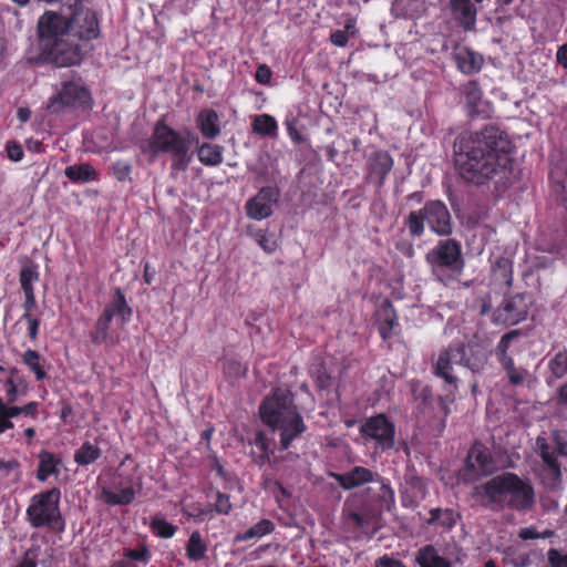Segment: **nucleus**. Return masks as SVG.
I'll return each mask as SVG.
<instances>
[{"instance_id":"obj_48","label":"nucleus","mask_w":567,"mask_h":567,"mask_svg":"<svg viewBox=\"0 0 567 567\" xmlns=\"http://www.w3.org/2000/svg\"><path fill=\"white\" fill-rule=\"evenodd\" d=\"M547 558L550 567H567V553L558 549H549Z\"/></svg>"},{"instance_id":"obj_31","label":"nucleus","mask_w":567,"mask_h":567,"mask_svg":"<svg viewBox=\"0 0 567 567\" xmlns=\"http://www.w3.org/2000/svg\"><path fill=\"white\" fill-rule=\"evenodd\" d=\"M101 456L100 449L90 443L85 442L74 454V461L79 465L85 466L94 463Z\"/></svg>"},{"instance_id":"obj_43","label":"nucleus","mask_w":567,"mask_h":567,"mask_svg":"<svg viewBox=\"0 0 567 567\" xmlns=\"http://www.w3.org/2000/svg\"><path fill=\"white\" fill-rule=\"evenodd\" d=\"M550 369L557 378L567 373V352H559L550 361Z\"/></svg>"},{"instance_id":"obj_58","label":"nucleus","mask_w":567,"mask_h":567,"mask_svg":"<svg viewBox=\"0 0 567 567\" xmlns=\"http://www.w3.org/2000/svg\"><path fill=\"white\" fill-rule=\"evenodd\" d=\"M557 62L565 69H567V43L561 45L556 53Z\"/></svg>"},{"instance_id":"obj_39","label":"nucleus","mask_w":567,"mask_h":567,"mask_svg":"<svg viewBox=\"0 0 567 567\" xmlns=\"http://www.w3.org/2000/svg\"><path fill=\"white\" fill-rule=\"evenodd\" d=\"M0 475L4 477L13 476L14 480L20 477V463L14 458H0Z\"/></svg>"},{"instance_id":"obj_35","label":"nucleus","mask_w":567,"mask_h":567,"mask_svg":"<svg viewBox=\"0 0 567 567\" xmlns=\"http://www.w3.org/2000/svg\"><path fill=\"white\" fill-rule=\"evenodd\" d=\"M151 529L161 538H172L175 535L177 527L164 518H154L151 522Z\"/></svg>"},{"instance_id":"obj_10","label":"nucleus","mask_w":567,"mask_h":567,"mask_svg":"<svg viewBox=\"0 0 567 567\" xmlns=\"http://www.w3.org/2000/svg\"><path fill=\"white\" fill-rule=\"evenodd\" d=\"M90 93L78 81L63 82L56 93L50 99L48 110L52 113L61 112L64 107L84 106L90 103Z\"/></svg>"},{"instance_id":"obj_16","label":"nucleus","mask_w":567,"mask_h":567,"mask_svg":"<svg viewBox=\"0 0 567 567\" xmlns=\"http://www.w3.org/2000/svg\"><path fill=\"white\" fill-rule=\"evenodd\" d=\"M333 477L341 487L351 489L369 482H375L378 475L367 467L355 466L347 473L334 474Z\"/></svg>"},{"instance_id":"obj_15","label":"nucleus","mask_w":567,"mask_h":567,"mask_svg":"<svg viewBox=\"0 0 567 567\" xmlns=\"http://www.w3.org/2000/svg\"><path fill=\"white\" fill-rule=\"evenodd\" d=\"M277 202V194L270 187L262 188L246 204L247 216L255 220H262L272 214V205Z\"/></svg>"},{"instance_id":"obj_19","label":"nucleus","mask_w":567,"mask_h":567,"mask_svg":"<svg viewBox=\"0 0 567 567\" xmlns=\"http://www.w3.org/2000/svg\"><path fill=\"white\" fill-rule=\"evenodd\" d=\"M151 557V550L146 545H141L138 548H126L122 558L112 567H140V564L146 566Z\"/></svg>"},{"instance_id":"obj_4","label":"nucleus","mask_w":567,"mask_h":567,"mask_svg":"<svg viewBox=\"0 0 567 567\" xmlns=\"http://www.w3.org/2000/svg\"><path fill=\"white\" fill-rule=\"evenodd\" d=\"M132 309L126 302L123 292L117 289L112 300L105 306L91 332V340L95 344L113 348L123 339L125 326L130 321Z\"/></svg>"},{"instance_id":"obj_45","label":"nucleus","mask_w":567,"mask_h":567,"mask_svg":"<svg viewBox=\"0 0 567 567\" xmlns=\"http://www.w3.org/2000/svg\"><path fill=\"white\" fill-rule=\"evenodd\" d=\"M517 331H511L502 337L501 341L497 346V355L502 364H504V359H512L507 355V350L509 347V342L517 337Z\"/></svg>"},{"instance_id":"obj_60","label":"nucleus","mask_w":567,"mask_h":567,"mask_svg":"<svg viewBox=\"0 0 567 567\" xmlns=\"http://www.w3.org/2000/svg\"><path fill=\"white\" fill-rule=\"evenodd\" d=\"M23 292L25 296L24 309H25V312L30 313L29 311L35 305L34 291H23Z\"/></svg>"},{"instance_id":"obj_9","label":"nucleus","mask_w":567,"mask_h":567,"mask_svg":"<svg viewBox=\"0 0 567 567\" xmlns=\"http://www.w3.org/2000/svg\"><path fill=\"white\" fill-rule=\"evenodd\" d=\"M453 364H462L473 372H478L483 365V359L470 360L465 358V349L463 347H450L442 350L434 362V374L442 378L447 385L456 389V378L453 375Z\"/></svg>"},{"instance_id":"obj_3","label":"nucleus","mask_w":567,"mask_h":567,"mask_svg":"<svg viewBox=\"0 0 567 567\" xmlns=\"http://www.w3.org/2000/svg\"><path fill=\"white\" fill-rule=\"evenodd\" d=\"M473 495L489 504L516 509H527L535 501L532 485L513 473H503L476 486Z\"/></svg>"},{"instance_id":"obj_33","label":"nucleus","mask_w":567,"mask_h":567,"mask_svg":"<svg viewBox=\"0 0 567 567\" xmlns=\"http://www.w3.org/2000/svg\"><path fill=\"white\" fill-rule=\"evenodd\" d=\"M544 465L545 467L540 474L543 483L548 488H557L561 480L560 466L557 463V460L549 463H545Z\"/></svg>"},{"instance_id":"obj_61","label":"nucleus","mask_w":567,"mask_h":567,"mask_svg":"<svg viewBox=\"0 0 567 567\" xmlns=\"http://www.w3.org/2000/svg\"><path fill=\"white\" fill-rule=\"evenodd\" d=\"M519 537L522 539H535L538 537V534L536 533V530L534 528L525 527V528L520 529Z\"/></svg>"},{"instance_id":"obj_29","label":"nucleus","mask_w":567,"mask_h":567,"mask_svg":"<svg viewBox=\"0 0 567 567\" xmlns=\"http://www.w3.org/2000/svg\"><path fill=\"white\" fill-rule=\"evenodd\" d=\"M458 515L450 508H433L430 511L429 524H435L444 528H451L456 524Z\"/></svg>"},{"instance_id":"obj_8","label":"nucleus","mask_w":567,"mask_h":567,"mask_svg":"<svg viewBox=\"0 0 567 567\" xmlns=\"http://www.w3.org/2000/svg\"><path fill=\"white\" fill-rule=\"evenodd\" d=\"M61 492L58 488L35 494L31 497L27 508V517L34 528H54L61 520L60 503Z\"/></svg>"},{"instance_id":"obj_38","label":"nucleus","mask_w":567,"mask_h":567,"mask_svg":"<svg viewBox=\"0 0 567 567\" xmlns=\"http://www.w3.org/2000/svg\"><path fill=\"white\" fill-rule=\"evenodd\" d=\"M39 280V272L35 266H27L21 269L20 284L23 291H34L33 284Z\"/></svg>"},{"instance_id":"obj_27","label":"nucleus","mask_w":567,"mask_h":567,"mask_svg":"<svg viewBox=\"0 0 567 567\" xmlns=\"http://www.w3.org/2000/svg\"><path fill=\"white\" fill-rule=\"evenodd\" d=\"M198 159L207 166H216L223 162V147L205 143L198 150Z\"/></svg>"},{"instance_id":"obj_40","label":"nucleus","mask_w":567,"mask_h":567,"mask_svg":"<svg viewBox=\"0 0 567 567\" xmlns=\"http://www.w3.org/2000/svg\"><path fill=\"white\" fill-rule=\"evenodd\" d=\"M535 452L540 455L544 464L556 461L555 453L545 437L538 436L536 439Z\"/></svg>"},{"instance_id":"obj_51","label":"nucleus","mask_w":567,"mask_h":567,"mask_svg":"<svg viewBox=\"0 0 567 567\" xmlns=\"http://www.w3.org/2000/svg\"><path fill=\"white\" fill-rule=\"evenodd\" d=\"M38 402H29L28 404L23 406L13 405V412L16 417L20 414L30 415L31 417H35L38 415Z\"/></svg>"},{"instance_id":"obj_63","label":"nucleus","mask_w":567,"mask_h":567,"mask_svg":"<svg viewBox=\"0 0 567 567\" xmlns=\"http://www.w3.org/2000/svg\"><path fill=\"white\" fill-rule=\"evenodd\" d=\"M317 382H318L319 388L326 389L330 385V378L326 374H320L317 378Z\"/></svg>"},{"instance_id":"obj_41","label":"nucleus","mask_w":567,"mask_h":567,"mask_svg":"<svg viewBox=\"0 0 567 567\" xmlns=\"http://www.w3.org/2000/svg\"><path fill=\"white\" fill-rule=\"evenodd\" d=\"M254 446L260 452L259 463L264 464L269 458L270 447L266 435L262 432H258L252 442Z\"/></svg>"},{"instance_id":"obj_55","label":"nucleus","mask_w":567,"mask_h":567,"mask_svg":"<svg viewBox=\"0 0 567 567\" xmlns=\"http://www.w3.org/2000/svg\"><path fill=\"white\" fill-rule=\"evenodd\" d=\"M256 81L260 84H268L271 79V71L266 64H261L256 71Z\"/></svg>"},{"instance_id":"obj_5","label":"nucleus","mask_w":567,"mask_h":567,"mask_svg":"<svg viewBox=\"0 0 567 567\" xmlns=\"http://www.w3.org/2000/svg\"><path fill=\"white\" fill-rule=\"evenodd\" d=\"M192 138L188 134L184 136L158 121L154 132L147 143L143 146V152L154 159L158 154L167 153L173 157L174 166L185 169L190 161L189 150Z\"/></svg>"},{"instance_id":"obj_52","label":"nucleus","mask_w":567,"mask_h":567,"mask_svg":"<svg viewBox=\"0 0 567 567\" xmlns=\"http://www.w3.org/2000/svg\"><path fill=\"white\" fill-rule=\"evenodd\" d=\"M8 157L13 162H19L23 157V150L17 142H8L6 146Z\"/></svg>"},{"instance_id":"obj_21","label":"nucleus","mask_w":567,"mask_h":567,"mask_svg":"<svg viewBox=\"0 0 567 567\" xmlns=\"http://www.w3.org/2000/svg\"><path fill=\"white\" fill-rule=\"evenodd\" d=\"M247 234L251 237L256 244L266 252L274 254L278 248V239L274 233L268 229L255 228L252 226L247 227Z\"/></svg>"},{"instance_id":"obj_34","label":"nucleus","mask_w":567,"mask_h":567,"mask_svg":"<svg viewBox=\"0 0 567 567\" xmlns=\"http://www.w3.org/2000/svg\"><path fill=\"white\" fill-rule=\"evenodd\" d=\"M22 362L35 374L37 380L47 378V372L41 364V357L34 350H27L22 355Z\"/></svg>"},{"instance_id":"obj_53","label":"nucleus","mask_w":567,"mask_h":567,"mask_svg":"<svg viewBox=\"0 0 567 567\" xmlns=\"http://www.w3.org/2000/svg\"><path fill=\"white\" fill-rule=\"evenodd\" d=\"M23 319L27 321V329L29 337L33 340L38 336L39 320L33 318L30 313L25 312Z\"/></svg>"},{"instance_id":"obj_7","label":"nucleus","mask_w":567,"mask_h":567,"mask_svg":"<svg viewBox=\"0 0 567 567\" xmlns=\"http://www.w3.org/2000/svg\"><path fill=\"white\" fill-rule=\"evenodd\" d=\"M426 260L431 265L434 275L444 284H447L449 279L461 275L464 266L461 246L453 239L440 241L427 252Z\"/></svg>"},{"instance_id":"obj_30","label":"nucleus","mask_w":567,"mask_h":567,"mask_svg":"<svg viewBox=\"0 0 567 567\" xmlns=\"http://www.w3.org/2000/svg\"><path fill=\"white\" fill-rule=\"evenodd\" d=\"M417 561L420 567H450V564L432 546H426L419 551Z\"/></svg>"},{"instance_id":"obj_13","label":"nucleus","mask_w":567,"mask_h":567,"mask_svg":"<svg viewBox=\"0 0 567 567\" xmlns=\"http://www.w3.org/2000/svg\"><path fill=\"white\" fill-rule=\"evenodd\" d=\"M361 432L375 441L378 447L389 450L394 445V425L383 414L368 419Z\"/></svg>"},{"instance_id":"obj_22","label":"nucleus","mask_w":567,"mask_h":567,"mask_svg":"<svg viewBox=\"0 0 567 567\" xmlns=\"http://www.w3.org/2000/svg\"><path fill=\"white\" fill-rule=\"evenodd\" d=\"M197 126L207 138H214L220 133L218 115L212 110H204L199 113Z\"/></svg>"},{"instance_id":"obj_44","label":"nucleus","mask_w":567,"mask_h":567,"mask_svg":"<svg viewBox=\"0 0 567 567\" xmlns=\"http://www.w3.org/2000/svg\"><path fill=\"white\" fill-rule=\"evenodd\" d=\"M375 482L380 483V493H379L380 501L390 509V507L395 502L394 491L383 480H379V476L377 477Z\"/></svg>"},{"instance_id":"obj_17","label":"nucleus","mask_w":567,"mask_h":567,"mask_svg":"<svg viewBox=\"0 0 567 567\" xmlns=\"http://www.w3.org/2000/svg\"><path fill=\"white\" fill-rule=\"evenodd\" d=\"M467 466L480 474L493 471V460L489 450L481 443H475L468 451Z\"/></svg>"},{"instance_id":"obj_42","label":"nucleus","mask_w":567,"mask_h":567,"mask_svg":"<svg viewBox=\"0 0 567 567\" xmlns=\"http://www.w3.org/2000/svg\"><path fill=\"white\" fill-rule=\"evenodd\" d=\"M14 378H16V371H11L10 374L8 375V378L6 380V384H4V393H6V398H7L4 403H8L10 405H13V403L17 400L18 393H19V389H18V385L16 384Z\"/></svg>"},{"instance_id":"obj_59","label":"nucleus","mask_w":567,"mask_h":567,"mask_svg":"<svg viewBox=\"0 0 567 567\" xmlns=\"http://www.w3.org/2000/svg\"><path fill=\"white\" fill-rule=\"evenodd\" d=\"M14 567H37V561L28 551Z\"/></svg>"},{"instance_id":"obj_23","label":"nucleus","mask_w":567,"mask_h":567,"mask_svg":"<svg viewBox=\"0 0 567 567\" xmlns=\"http://www.w3.org/2000/svg\"><path fill=\"white\" fill-rule=\"evenodd\" d=\"M252 132L261 136H277L278 124L274 116L269 114H259L252 118Z\"/></svg>"},{"instance_id":"obj_12","label":"nucleus","mask_w":567,"mask_h":567,"mask_svg":"<svg viewBox=\"0 0 567 567\" xmlns=\"http://www.w3.org/2000/svg\"><path fill=\"white\" fill-rule=\"evenodd\" d=\"M38 28L42 48L71 33L70 21L51 11L45 12L39 19Z\"/></svg>"},{"instance_id":"obj_1","label":"nucleus","mask_w":567,"mask_h":567,"mask_svg":"<svg viewBox=\"0 0 567 567\" xmlns=\"http://www.w3.org/2000/svg\"><path fill=\"white\" fill-rule=\"evenodd\" d=\"M455 167L467 182L483 184L488 179L505 183L511 171L512 143L497 127L461 134L455 144Z\"/></svg>"},{"instance_id":"obj_32","label":"nucleus","mask_w":567,"mask_h":567,"mask_svg":"<svg viewBox=\"0 0 567 567\" xmlns=\"http://www.w3.org/2000/svg\"><path fill=\"white\" fill-rule=\"evenodd\" d=\"M392 167H393V159L385 152H378L371 158L372 173L378 175L380 181H382L385 177V175L392 169Z\"/></svg>"},{"instance_id":"obj_18","label":"nucleus","mask_w":567,"mask_h":567,"mask_svg":"<svg viewBox=\"0 0 567 567\" xmlns=\"http://www.w3.org/2000/svg\"><path fill=\"white\" fill-rule=\"evenodd\" d=\"M61 465L62 460L59 455L47 450H41L38 454L37 480L45 482L50 476L58 477L60 475Z\"/></svg>"},{"instance_id":"obj_50","label":"nucleus","mask_w":567,"mask_h":567,"mask_svg":"<svg viewBox=\"0 0 567 567\" xmlns=\"http://www.w3.org/2000/svg\"><path fill=\"white\" fill-rule=\"evenodd\" d=\"M113 173L118 181H125L131 174V165L125 161H117L113 164Z\"/></svg>"},{"instance_id":"obj_28","label":"nucleus","mask_w":567,"mask_h":567,"mask_svg":"<svg viewBox=\"0 0 567 567\" xmlns=\"http://www.w3.org/2000/svg\"><path fill=\"white\" fill-rule=\"evenodd\" d=\"M64 174L73 182H91L96 178V172L90 164L68 166Z\"/></svg>"},{"instance_id":"obj_49","label":"nucleus","mask_w":567,"mask_h":567,"mask_svg":"<svg viewBox=\"0 0 567 567\" xmlns=\"http://www.w3.org/2000/svg\"><path fill=\"white\" fill-rule=\"evenodd\" d=\"M231 503L226 494L218 493L215 502V511L218 514L227 515L231 511Z\"/></svg>"},{"instance_id":"obj_57","label":"nucleus","mask_w":567,"mask_h":567,"mask_svg":"<svg viewBox=\"0 0 567 567\" xmlns=\"http://www.w3.org/2000/svg\"><path fill=\"white\" fill-rule=\"evenodd\" d=\"M375 567H405L401 561L383 556L375 563Z\"/></svg>"},{"instance_id":"obj_64","label":"nucleus","mask_w":567,"mask_h":567,"mask_svg":"<svg viewBox=\"0 0 567 567\" xmlns=\"http://www.w3.org/2000/svg\"><path fill=\"white\" fill-rule=\"evenodd\" d=\"M342 31H347V35H354L357 33L355 22L349 20Z\"/></svg>"},{"instance_id":"obj_36","label":"nucleus","mask_w":567,"mask_h":567,"mask_svg":"<svg viewBox=\"0 0 567 567\" xmlns=\"http://www.w3.org/2000/svg\"><path fill=\"white\" fill-rule=\"evenodd\" d=\"M13 417H16L13 405L4 403V400L0 398V435L13 429L14 425L11 421Z\"/></svg>"},{"instance_id":"obj_6","label":"nucleus","mask_w":567,"mask_h":567,"mask_svg":"<svg viewBox=\"0 0 567 567\" xmlns=\"http://www.w3.org/2000/svg\"><path fill=\"white\" fill-rule=\"evenodd\" d=\"M424 221L436 235L451 234V215L447 207L440 200L430 202L422 209L409 214L406 226L410 234L415 237L421 236L424 233Z\"/></svg>"},{"instance_id":"obj_14","label":"nucleus","mask_w":567,"mask_h":567,"mask_svg":"<svg viewBox=\"0 0 567 567\" xmlns=\"http://www.w3.org/2000/svg\"><path fill=\"white\" fill-rule=\"evenodd\" d=\"M71 33L82 40H92L99 35L96 14L90 9H82L70 20Z\"/></svg>"},{"instance_id":"obj_46","label":"nucleus","mask_w":567,"mask_h":567,"mask_svg":"<svg viewBox=\"0 0 567 567\" xmlns=\"http://www.w3.org/2000/svg\"><path fill=\"white\" fill-rule=\"evenodd\" d=\"M221 368L229 378H237L246 372V368L235 360L225 359Z\"/></svg>"},{"instance_id":"obj_54","label":"nucleus","mask_w":567,"mask_h":567,"mask_svg":"<svg viewBox=\"0 0 567 567\" xmlns=\"http://www.w3.org/2000/svg\"><path fill=\"white\" fill-rule=\"evenodd\" d=\"M554 440L560 454L567 455V432L556 431L554 433Z\"/></svg>"},{"instance_id":"obj_11","label":"nucleus","mask_w":567,"mask_h":567,"mask_svg":"<svg viewBox=\"0 0 567 567\" xmlns=\"http://www.w3.org/2000/svg\"><path fill=\"white\" fill-rule=\"evenodd\" d=\"M72 33L43 48L48 59L58 66H71L82 59L81 48L74 43Z\"/></svg>"},{"instance_id":"obj_2","label":"nucleus","mask_w":567,"mask_h":567,"mask_svg":"<svg viewBox=\"0 0 567 567\" xmlns=\"http://www.w3.org/2000/svg\"><path fill=\"white\" fill-rule=\"evenodd\" d=\"M262 421L280 435L281 449L289 447L291 442L305 432L302 417L292 404L288 390L276 389L260 406Z\"/></svg>"},{"instance_id":"obj_56","label":"nucleus","mask_w":567,"mask_h":567,"mask_svg":"<svg viewBox=\"0 0 567 567\" xmlns=\"http://www.w3.org/2000/svg\"><path fill=\"white\" fill-rule=\"evenodd\" d=\"M330 40L336 47L343 48L347 45L349 37L347 35V31L337 30L331 33Z\"/></svg>"},{"instance_id":"obj_20","label":"nucleus","mask_w":567,"mask_h":567,"mask_svg":"<svg viewBox=\"0 0 567 567\" xmlns=\"http://www.w3.org/2000/svg\"><path fill=\"white\" fill-rule=\"evenodd\" d=\"M208 546L198 530H194L185 545L186 557L190 561L204 560L207 556Z\"/></svg>"},{"instance_id":"obj_24","label":"nucleus","mask_w":567,"mask_h":567,"mask_svg":"<svg viewBox=\"0 0 567 567\" xmlns=\"http://www.w3.org/2000/svg\"><path fill=\"white\" fill-rule=\"evenodd\" d=\"M103 499L110 505H127L133 502L135 492L133 487L126 486L118 489H106L102 492Z\"/></svg>"},{"instance_id":"obj_62","label":"nucleus","mask_w":567,"mask_h":567,"mask_svg":"<svg viewBox=\"0 0 567 567\" xmlns=\"http://www.w3.org/2000/svg\"><path fill=\"white\" fill-rule=\"evenodd\" d=\"M17 116L20 122L25 123L31 117V111L27 107H20L17 112Z\"/></svg>"},{"instance_id":"obj_37","label":"nucleus","mask_w":567,"mask_h":567,"mask_svg":"<svg viewBox=\"0 0 567 567\" xmlns=\"http://www.w3.org/2000/svg\"><path fill=\"white\" fill-rule=\"evenodd\" d=\"M467 105L471 107V112H476L482 100V91L476 82H468L463 89Z\"/></svg>"},{"instance_id":"obj_25","label":"nucleus","mask_w":567,"mask_h":567,"mask_svg":"<svg viewBox=\"0 0 567 567\" xmlns=\"http://www.w3.org/2000/svg\"><path fill=\"white\" fill-rule=\"evenodd\" d=\"M455 59L460 70L466 74L478 71L483 63L482 56L472 51H460L456 53Z\"/></svg>"},{"instance_id":"obj_47","label":"nucleus","mask_w":567,"mask_h":567,"mask_svg":"<svg viewBox=\"0 0 567 567\" xmlns=\"http://www.w3.org/2000/svg\"><path fill=\"white\" fill-rule=\"evenodd\" d=\"M502 365L506 370L512 383L519 384L524 381V372L515 369L513 359H504V364Z\"/></svg>"},{"instance_id":"obj_26","label":"nucleus","mask_w":567,"mask_h":567,"mask_svg":"<svg viewBox=\"0 0 567 567\" xmlns=\"http://www.w3.org/2000/svg\"><path fill=\"white\" fill-rule=\"evenodd\" d=\"M275 529V525L269 519H261L250 528H248L245 533L238 534L235 537L236 542H248L254 538H261Z\"/></svg>"}]
</instances>
